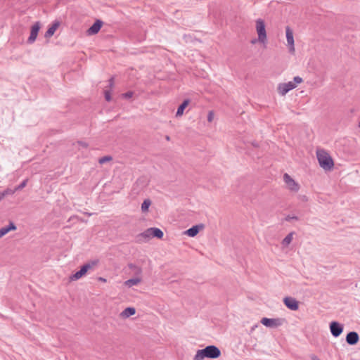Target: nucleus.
Here are the masks:
<instances>
[{"label":"nucleus","mask_w":360,"mask_h":360,"mask_svg":"<svg viewBox=\"0 0 360 360\" xmlns=\"http://www.w3.org/2000/svg\"><path fill=\"white\" fill-rule=\"evenodd\" d=\"M86 33L90 35V28H89L87 30H86Z\"/></svg>","instance_id":"nucleus-37"},{"label":"nucleus","mask_w":360,"mask_h":360,"mask_svg":"<svg viewBox=\"0 0 360 360\" xmlns=\"http://www.w3.org/2000/svg\"><path fill=\"white\" fill-rule=\"evenodd\" d=\"M213 119H214V112L212 111H210L208 112V115H207V121L209 122H212Z\"/></svg>","instance_id":"nucleus-29"},{"label":"nucleus","mask_w":360,"mask_h":360,"mask_svg":"<svg viewBox=\"0 0 360 360\" xmlns=\"http://www.w3.org/2000/svg\"><path fill=\"white\" fill-rule=\"evenodd\" d=\"M292 219H295V220H297L298 218L296 216H290V215H288L285 218V220L287 221H290V220Z\"/></svg>","instance_id":"nucleus-30"},{"label":"nucleus","mask_w":360,"mask_h":360,"mask_svg":"<svg viewBox=\"0 0 360 360\" xmlns=\"http://www.w3.org/2000/svg\"><path fill=\"white\" fill-rule=\"evenodd\" d=\"M303 200H307V198H306V196H304Z\"/></svg>","instance_id":"nucleus-42"},{"label":"nucleus","mask_w":360,"mask_h":360,"mask_svg":"<svg viewBox=\"0 0 360 360\" xmlns=\"http://www.w3.org/2000/svg\"><path fill=\"white\" fill-rule=\"evenodd\" d=\"M136 310L134 307H127L124 311H122L120 316L122 318H128L130 316L135 314Z\"/></svg>","instance_id":"nucleus-21"},{"label":"nucleus","mask_w":360,"mask_h":360,"mask_svg":"<svg viewBox=\"0 0 360 360\" xmlns=\"http://www.w3.org/2000/svg\"><path fill=\"white\" fill-rule=\"evenodd\" d=\"M203 224H198L192 226L185 231V234L188 235L190 237H195L200 230L203 229Z\"/></svg>","instance_id":"nucleus-13"},{"label":"nucleus","mask_w":360,"mask_h":360,"mask_svg":"<svg viewBox=\"0 0 360 360\" xmlns=\"http://www.w3.org/2000/svg\"><path fill=\"white\" fill-rule=\"evenodd\" d=\"M188 103H189V100L186 99V100L184 101V102L179 106V108L177 109V111L176 113V117H180L184 114V111L185 108L188 106Z\"/></svg>","instance_id":"nucleus-20"},{"label":"nucleus","mask_w":360,"mask_h":360,"mask_svg":"<svg viewBox=\"0 0 360 360\" xmlns=\"http://www.w3.org/2000/svg\"><path fill=\"white\" fill-rule=\"evenodd\" d=\"M303 200H307V198H306V196H304Z\"/></svg>","instance_id":"nucleus-40"},{"label":"nucleus","mask_w":360,"mask_h":360,"mask_svg":"<svg viewBox=\"0 0 360 360\" xmlns=\"http://www.w3.org/2000/svg\"><path fill=\"white\" fill-rule=\"evenodd\" d=\"M153 238V228H149L137 236L138 241H146Z\"/></svg>","instance_id":"nucleus-14"},{"label":"nucleus","mask_w":360,"mask_h":360,"mask_svg":"<svg viewBox=\"0 0 360 360\" xmlns=\"http://www.w3.org/2000/svg\"><path fill=\"white\" fill-rule=\"evenodd\" d=\"M105 98L107 101H110L111 100L110 92L106 91L105 92Z\"/></svg>","instance_id":"nucleus-31"},{"label":"nucleus","mask_w":360,"mask_h":360,"mask_svg":"<svg viewBox=\"0 0 360 360\" xmlns=\"http://www.w3.org/2000/svg\"><path fill=\"white\" fill-rule=\"evenodd\" d=\"M283 181L288 188L293 192H297L300 189V185L292 179L290 175L285 173L283 175Z\"/></svg>","instance_id":"nucleus-7"},{"label":"nucleus","mask_w":360,"mask_h":360,"mask_svg":"<svg viewBox=\"0 0 360 360\" xmlns=\"http://www.w3.org/2000/svg\"><path fill=\"white\" fill-rule=\"evenodd\" d=\"M112 160V158L110 155H106L103 158L98 159V163L100 165L105 164L106 162H109Z\"/></svg>","instance_id":"nucleus-25"},{"label":"nucleus","mask_w":360,"mask_h":360,"mask_svg":"<svg viewBox=\"0 0 360 360\" xmlns=\"http://www.w3.org/2000/svg\"><path fill=\"white\" fill-rule=\"evenodd\" d=\"M261 323L265 326L266 327L275 328L278 326H281L285 322L284 319H269V318H262L261 319Z\"/></svg>","instance_id":"nucleus-5"},{"label":"nucleus","mask_w":360,"mask_h":360,"mask_svg":"<svg viewBox=\"0 0 360 360\" xmlns=\"http://www.w3.org/2000/svg\"><path fill=\"white\" fill-rule=\"evenodd\" d=\"M221 354V352L218 347L214 345L207 346L202 349L197 351L194 356V360H203L205 358L216 359Z\"/></svg>","instance_id":"nucleus-1"},{"label":"nucleus","mask_w":360,"mask_h":360,"mask_svg":"<svg viewBox=\"0 0 360 360\" xmlns=\"http://www.w3.org/2000/svg\"><path fill=\"white\" fill-rule=\"evenodd\" d=\"M293 235L294 232H290V233H288L282 240V245L285 247L289 245L293 239Z\"/></svg>","instance_id":"nucleus-22"},{"label":"nucleus","mask_w":360,"mask_h":360,"mask_svg":"<svg viewBox=\"0 0 360 360\" xmlns=\"http://www.w3.org/2000/svg\"><path fill=\"white\" fill-rule=\"evenodd\" d=\"M40 30V24L39 22H37L31 27L30 35L27 39V42L29 44H32L36 40L38 32Z\"/></svg>","instance_id":"nucleus-10"},{"label":"nucleus","mask_w":360,"mask_h":360,"mask_svg":"<svg viewBox=\"0 0 360 360\" xmlns=\"http://www.w3.org/2000/svg\"><path fill=\"white\" fill-rule=\"evenodd\" d=\"M302 82V78L299 76H296L294 77L293 82L280 83L277 87L278 92L280 95L285 96L288 91L294 89L297 86V84H299Z\"/></svg>","instance_id":"nucleus-3"},{"label":"nucleus","mask_w":360,"mask_h":360,"mask_svg":"<svg viewBox=\"0 0 360 360\" xmlns=\"http://www.w3.org/2000/svg\"><path fill=\"white\" fill-rule=\"evenodd\" d=\"M113 78H110L109 80L110 86H112L113 85Z\"/></svg>","instance_id":"nucleus-34"},{"label":"nucleus","mask_w":360,"mask_h":360,"mask_svg":"<svg viewBox=\"0 0 360 360\" xmlns=\"http://www.w3.org/2000/svg\"><path fill=\"white\" fill-rule=\"evenodd\" d=\"M134 95V92L133 91H127L124 94H122V97L124 98H130L133 96Z\"/></svg>","instance_id":"nucleus-28"},{"label":"nucleus","mask_w":360,"mask_h":360,"mask_svg":"<svg viewBox=\"0 0 360 360\" xmlns=\"http://www.w3.org/2000/svg\"><path fill=\"white\" fill-rule=\"evenodd\" d=\"M166 139H167V141H169V140H170L169 136H166Z\"/></svg>","instance_id":"nucleus-39"},{"label":"nucleus","mask_w":360,"mask_h":360,"mask_svg":"<svg viewBox=\"0 0 360 360\" xmlns=\"http://www.w3.org/2000/svg\"><path fill=\"white\" fill-rule=\"evenodd\" d=\"M285 34L288 45L289 46V51L293 53L295 52L293 32L289 27H286Z\"/></svg>","instance_id":"nucleus-9"},{"label":"nucleus","mask_w":360,"mask_h":360,"mask_svg":"<svg viewBox=\"0 0 360 360\" xmlns=\"http://www.w3.org/2000/svg\"><path fill=\"white\" fill-rule=\"evenodd\" d=\"M141 281H142L141 277H134V278H132L131 279L126 281L124 283V285L128 288H130L133 285H137L138 284H139L141 282Z\"/></svg>","instance_id":"nucleus-18"},{"label":"nucleus","mask_w":360,"mask_h":360,"mask_svg":"<svg viewBox=\"0 0 360 360\" xmlns=\"http://www.w3.org/2000/svg\"><path fill=\"white\" fill-rule=\"evenodd\" d=\"M303 200H307V198H306V196H304Z\"/></svg>","instance_id":"nucleus-41"},{"label":"nucleus","mask_w":360,"mask_h":360,"mask_svg":"<svg viewBox=\"0 0 360 360\" xmlns=\"http://www.w3.org/2000/svg\"><path fill=\"white\" fill-rule=\"evenodd\" d=\"M330 330L331 334L337 338L341 335L343 331V326L337 321H332L330 323Z\"/></svg>","instance_id":"nucleus-8"},{"label":"nucleus","mask_w":360,"mask_h":360,"mask_svg":"<svg viewBox=\"0 0 360 360\" xmlns=\"http://www.w3.org/2000/svg\"><path fill=\"white\" fill-rule=\"evenodd\" d=\"M311 360H321L319 357H317L315 355L311 356Z\"/></svg>","instance_id":"nucleus-32"},{"label":"nucleus","mask_w":360,"mask_h":360,"mask_svg":"<svg viewBox=\"0 0 360 360\" xmlns=\"http://www.w3.org/2000/svg\"><path fill=\"white\" fill-rule=\"evenodd\" d=\"M153 237L162 238L163 237V232L158 228H153Z\"/></svg>","instance_id":"nucleus-24"},{"label":"nucleus","mask_w":360,"mask_h":360,"mask_svg":"<svg viewBox=\"0 0 360 360\" xmlns=\"http://www.w3.org/2000/svg\"><path fill=\"white\" fill-rule=\"evenodd\" d=\"M90 269V263H86L82 266L80 270L70 276V281H75L82 278L85 276L87 271Z\"/></svg>","instance_id":"nucleus-6"},{"label":"nucleus","mask_w":360,"mask_h":360,"mask_svg":"<svg viewBox=\"0 0 360 360\" xmlns=\"http://www.w3.org/2000/svg\"><path fill=\"white\" fill-rule=\"evenodd\" d=\"M316 157L321 167L324 170L329 171L333 168V160L326 150L318 149L316 150Z\"/></svg>","instance_id":"nucleus-2"},{"label":"nucleus","mask_w":360,"mask_h":360,"mask_svg":"<svg viewBox=\"0 0 360 360\" xmlns=\"http://www.w3.org/2000/svg\"><path fill=\"white\" fill-rule=\"evenodd\" d=\"M98 280L104 283L106 282V279L103 277H98Z\"/></svg>","instance_id":"nucleus-33"},{"label":"nucleus","mask_w":360,"mask_h":360,"mask_svg":"<svg viewBox=\"0 0 360 360\" xmlns=\"http://www.w3.org/2000/svg\"><path fill=\"white\" fill-rule=\"evenodd\" d=\"M128 267L131 271V273L135 277H141L142 269L141 267L134 264H129Z\"/></svg>","instance_id":"nucleus-16"},{"label":"nucleus","mask_w":360,"mask_h":360,"mask_svg":"<svg viewBox=\"0 0 360 360\" xmlns=\"http://www.w3.org/2000/svg\"><path fill=\"white\" fill-rule=\"evenodd\" d=\"M359 340V336L356 332L352 331L347 333L346 341L350 345H356Z\"/></svg>","instance_id":"nucleus-12"},{"label":"nucleus","mask_w":360,"mask_h":360,"mask_svg":"<svg viewBox=\"0 0 360 360\" xmlns=\"http://www.w3.org/2000/svg\"><path fill=\"white\" fill-rule=\"evenodd\" d=\"M283 302L291 310L296 311L299 308L298 302L293 297H286L283 299Z\"/></svg>","instance_id":"nucleus-11"},{"label":"nucleus","mask_w":360,"mask_h":360,"mask_svg":"<svg viewBox=\"0 0 360 360\" xmlns=\"http://www.w3.org/2000/svg\"><path fill=\"white\" fill-rule=\"evenodd\" d=\"M96 262H92V261H91V266H92L93 265H96Z\"/></svg>","instance_id":"nucleus-36"},{"label":"nucleus","mask_w":360,"mask_h":360,"mask_svg":"<svg viewBox=\"0 0 360 360\" xmlns=\"http://www.w3.org/2000/svg\"><path fill=\"white\" fill-rule=\"evenodd\" d=\"M255 22V28L258 34L257 40L259 43L264 44L267 41L264 21L262 19L259 18Z\"/></svg>","instance_id":"nucleus-4"},{"label":"nucleus","mask_w":360,"mask_h":360,"mask_svg":"<svg viewBox=\"0 0 360 360\" xmlns=\"http://www.w3.org/2000/svg\"><path fill=\"white\" fill-rule=\"evenodd\" d=\"M4 193H2V192L0 193V202L4 199Z\"/></svg>","instance_id":"nucleus-35"},{"label":"nucleus","mask_w":360,"mask_h":360,"mask_svg":"<svg viewBox=\"0 0 360 360\" xmlns=\"http://www.w3.org/2000/svg\"><path fill=\"white\" fill-rule=\"evenodd\" d=\"M258 41V40H257V39H253V40L252 41V44H255V43H256V41Z\"/></svg>","instance_id":"nucleus-38"},{"label":"nucleus","mask_w":360,"mask_h":360,"mask_svg":"<svg viewBox=\"0 0 360 360\" xmlns=\"http://www.w3.org/2000/svg\"><path fill=\"white\" fill-rule=\"evenodd\" d=\"M15 188L14 189H11V188H6V190H4L2 193H4V197L6 196V195H13L15 193Z\"/></svg>","instance_id":"nucleus-27"},{"label":"nucleus","mask_w":360,"mask_h":360,"mask_svg":"<svg viewBox=\"0 0 360 360\" xmlns=\"http://www.w3.org/2000/svg\"><path fill=\"white\" fill-rule=\"evenodd\" d=\"M16 226L11 222L8 226L2 227L0 229V238L8 233L10 231L16 230Z\"/></svg>","instance_id":"nucleus-17"},{"label":"nucleus","mask_w":360,"mask_h":360,"mask_svg":"<svg viewBox=\"0 0 360 360\" xmlns=\"http://www.w3.org/2000/svg\"><path fill=\"white\" fill-rule=\"evenodd\" d=\"M28 179H25L20 185L15 188V191H19L25 188L27 184Z\"/></svg>","instance_id":"nucleus-26"},{"label":"nucleus","mask_w":360,"mask_h":360,"mask_svg":"<svg viewBox=\"0 0 360 360\" xmlns=\"http://www.w3.org/2000/svg\"><path fill=\"white\" fill-rule=\"evenodd\" d=\"M103 22L101 20H96L95 22L91 25V34H95L101 30Z\"/></svg>","instance_id":"nucleus-19"},{"label":"nucleus","mask_w":360,"mask_h":360,"mask_svg":"<svg viewBox=\"0 0 360 360\" xmlns=\"http://www.w3.org/2000/svg\"><path fill=\"white\" fill-rule=\"evenodd\" d=\"M151 205V201L149 199H146L143 202L141 205V211L143 212H147L148 211V208Z\"/></svg>","instance_id":"nucleus-23"},{"label":"nucleus","mask_w":360,"mask_h":360,"mask_svg":"<svg viewBox=\"0 0 360 360\" xmlns=\"http://www.w3.org/2000/svg\"><path fill=\"white\" fill-rule=\"evenodd\" d=\"M59 26H60L59 21L53 22V24L49 27L48 30L46 32L45 37L49 38V37H52Z\"/></svg>","instance_id":"nucleus-15"}]
</instances>
